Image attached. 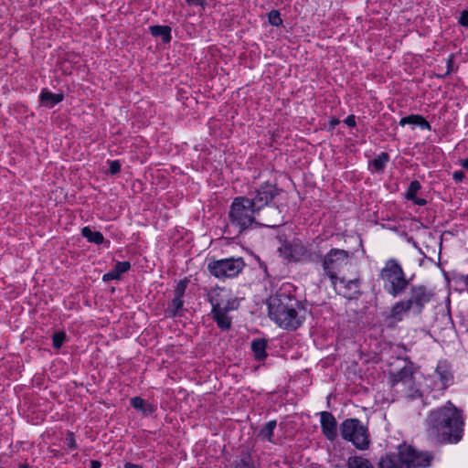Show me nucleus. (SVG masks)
I'll return each instance as SVG.
<instances>
[{"label": "nucleus", "instance_id": "4be33fe9", "mask_svg": "<svg viewBox=\"0 0 468 468\" xmlns=\"http://www.w3.org/2000/svg\"><path fill=\"white\" fill-rule=\"evenodd\" d=\"M150 31L154 37H160L164 43L171 40V28L168 26H153Z\"/></svg>", "mask_w": 468, "mask_h": 468}, {"label": "nucleus", "instance_id": "c9c22d12", "mask_svg": "<svg viewBox=\"0 0 468 468\" xmlns=\"http://www.w3.org/2000/svg\"><path fill=\"white\" fill-rule=\"evenodd\" d=\"M189 5H201L203 6L207 0H186Z\"/></svg>", "mask_w": 468, "mask_h": 468}, {"label": "nucleus", "instance_id": "4468645a", "mask_svg": "<svg viewBox=\"0 0 468 468\" xmlns=\"http://www.w3.org/2000/svg\"><path fill=\"white\" fill-rule=\"evenodd\" d=\"M280 251L282 256L289 261H312L314 260L308 246L298 239L283 244Z\"/></svg>", "mask_w": 468, "mask_h": 468}, {"label": "nucleus", "instance_id": "6e6552de", "mask_svg": "<svg viewBox=\"0 0 468 468\" xmlns=\"http://www.w3.org/2000/svg\"><path fill=\"white\" fill-rule=\"evenodd\" d=\"M391 385L394 391L402 397L415 399L420 396V387L410 366H405L392 374Z\"/></svg>", "mask_w": 468, "mask_h": 468}, {"label": "nucleus", "instance_id": "412c9836", "mask_svg": "<svg viewBox=\"0 0 468 468\" xmlns=\"http://www.w3.org/2000/svg\"><path fill=\"white\" fill-rule=\"evenodd\" d=\"M131 405L144 415H150L154 412L155 407L140 397L131 399Z\"/></svg>", "mask_w": 468, "mask_h": 468}, {"label": "nucleus", "instance_id": "f257e3e1", "mask_svg": "<svg viewBox=\"0 0 468 468\" xmlns=\"http://www.w3.org/2000/svg\"><path fill=\"white\" fill-rule=\"evenodd\" d=\"M463 424L461 411L449 401L430 413L428 433L436 441L456 443L462 438Z\"/></svg>", "mask_w": 468, "mask_h": 468}, {"label": "nucleus", "instance_id": "1a4fd4ad", "mask_svg": "<svg viewBox=\"0 0 468 468\" xmlns=\"http://www.w3.org/2000/svg\"><path fill=\"white\" fill-rule=\"evenodd\" d=\"M244 267L245 262L241 257L213 260L207 263V270L210 274L220 280L238 276Z\"/></svg>", "mask_w": 468, "mask_h": 468}, {"label": "nucleus", "instance_id": "bb28decb", "mask_svg": "<svg viewBox=\"0 0 468 468\" xmlns=\"http://www.w3.org/2000/svg\"><path fill=\"white\" fill-rule=\"evenodd\" d=\"M389 161V155L388 153H380L375 159L370 162V165L373 166L376 172H381Z\"/></svg>", "mask_w": 468, "mask_h": 468}, {"label": "nucleus", "instance_id": "4c0bfd02", "mask_svg": "<svg viewBox=\"0 0 468 468\" xmlns=\"http://www.w3.org/2000/svg\"><path fill=\"white\" fill-rule=\"evenodd\" d=\"M124 468H143V467L140 465L134 464V463H128L124 465Z\"/></svg>", "mask_w": 468, "mask_h": 468}, {"label": "nucleus", "instance_id": "37998d69", "mask_svg": "<svg viewBox=\"0 0 468 468\" xmlns=\"http://www.w3.org/2000/svg\"><path fill=\"white\" fill-rule=\"evenodd\" d=\"M270 208H271V212H273L276 215H279V211L276 207H270Z\"/></svg>", "mask_w": 468, "mask_h": 468}, {"label": "nucleus", "instance_id": "aec40b11", "mask_svg": "<svg viewBox=\"0 0 468 468\" xmlns=\"http://www.w3.org/2000/svg\"><path fill=\"white\" fill-rule=\"evenodd\" d=\"M420 187L421 186L419 181H412L405 193V197L409 200L413 201L414 204L416 205L424 206L427 203L426 199L420 198L417 197V194L420 191Z\"/></svg>", "mask_w": 468, "mask_h": 468}, {"label": "nucleus", "instance_id": "c756f323", "mask_svg": "<svg viewBox=\"0 0 468 468\" xmlns=\"http://www.w3.org/2000/svg\"><path fill=\"white\" fill-rule=\"evenodd\" d=\"M66 339V335L63 332H57L53 335V346L59 348Z\"/></svg>", "mask_w": 468, "mask_h": 468}, {"label": "nucleus", "instance_id": "6ab92c4d", "mask_svg": "<svg viewBox=\"0 0 468 468\" xmlns=\"http://www.w3.org/2000/svg\"><path fill=\"white\" fill-rule=\"evenodd\" d=\"M406 124L419 126L422 130H431V124L422 116L418 114H411L401 118L399 121V125L405 126Z\"/></svg>", "mask_w": 468, "mask_h": 468}, {"label": "nucleus", "instance_id": "79ce46f5", "mask_svg": "<svg viewBox=\"0 0 468 468\" xmlns=\"http://www.w3.org/2000/svg\"><path fill=\"white\" fill-rule=\"evenodd\" d=\"M18 468H29V466L27 463H19Z\"/></svg>", "mask_w": 468, "mask_h": 468}, {"label": "nucleus", "instance_id": "a211bd4d", "mask_svg": "<svg viewBox=\"0 0 468 468\" xmlns=\"http://www.w3.org/2000/svg\"><path fill=\"white\" fill-rule=\"evenodd\" d=\"M62 93H52L47 89H43L39 94L40 102L47 108H52L63 100Z\"/></svg>", "mask_w": 468, "mask_h": 468}, {"label": "nucleus", "instance_id": "e433bc0d", "mask_svg": "<svg viewBox=\"0 0 468 468\" xmlns=\"http://www.w3.org/2000/svg\"><path fill=\"white\" fill-rule=\"evenodd\" d=\"M452 177L456 182H460L464 177V175L462 171H454L452 173Z\"/></svg>", "mask_w": 468, "mask_h": 468}, {"label": "nucleus", "instance_id": "20e7f679", "mask_svg": "<svg viewBox=\"0 0 468 468\" xmlns=\"http://www.w3.org/2000/svg\"><path fill=\"white\" fill-rule=\"evenodd\" d=\"M431 457L427 452H417L410 445H399L398 453H390L379 461V468H427Z\"/></svg>", "mask_w": 468, "mask_h": 468}, {"label": "nucleus", "instance_id": "f3484780", "mask_svg": "<svg viewBox=\"0 0 468 468\" xmlns=\"http://www.w3.org/2000/svg\"><path fill=\"white\" fill-rule=\"evenodd\" d=\"M130 268L131 264L129 261H118L111 271L102 276V281L110 282L112 280H119L121 275L127 272Z\"/></svg>", "mask_w": 468, "mask_h": 468}, {"label": "nucleus", "instance_id": "c85d7f7f", "mask_svg": "<svg viewBox=\"0 0 468 468\" xmlns=\"http://www.w3.org/2000/svg\"><path fill=\"white\" fill-rule=\"evenodd\" d=\"M269 22L271 25L278 27L282 24L280 13L277 10H272L269 13Z\"/></svg>", "mask_w": 468, "mask_h": 468}, {"label": "nucleus", "instance_id": "9d476101", "mask_svg": "<svg viewBox=\"0 0 468 468\" xmlns=\"http://www.w3.org/2000/svg\"><path fill=\"white\" fill-rule=\"evenodd\" d=\"M340 432L343 439L351 441L359 450L368 447L369 441L367 428L356 419H347L342 422Z\"/></svg>", "mask_w": 468, "mask_h": 468}, {"label": "nucleus", "instance_id": "7ed1b4c3", "mask_svg": "<svg viewBox=\"0 0 468 468\" xmlns=\"http://www.w3.org/2000/svg\"><path fill=\"white\" fill-rule=\"evenodd\" d=\"M253 207L251 200H249L245 196L235 197L229 211L228 228H233L237 232L241 233L254 224L270 228L280 225V223L275 220H266V222L260 223L258 217H260L261 211Z\"/></svg>", "mask_w": 468, "mask_h": 468}, {"label": "nucleus", "instance_id": "2eb2a0df", "mask_svg": "<svg viewBox=\"0 0 468 468\" xmlns=\"http://www.w3.org/2000/svg\"><path fill=\"white\" fill-rule=\"evenodd\" d=\"M335 290L346 298H352L359 293L360 282L358 279L346 281V279H338L335 283H332Z\"/></svg>", "mask_w": 468, "mask_h": 468}, {"label": "nucleus", "instance_id": "f704fd0d", "mask_svg": "<svg viewBox=\"0 0 468 468\" xmlns=\"http://www.w3.org/2000/svg\"><path fill=\"white\" fill-rule=\"evenodd\" d=\"M345 123L350 127H354L356 125V118L354 115H349L345 119Z\"/></svg>", "mask_w": 468, "mask_h": 468}, {"label": "nucleus", "instance_id": "2f4dec72", "mask_svg": "<svg viewBox=\"0 0 468 468\" xmlns=\"http://www.w3.org/2000/svg\"><path fill=\"white\" fill-rule=\"evenodd\" d=\"M121 169V163L118 160H113L110 162V173L112 175L117 174Z\"/></svg>", "mask_w": 468, "mask_h": 468}, {"label": "nucleus", "instance_id": "58836bf2", "mask_svg": "<svg viewBox=\"0 0 468 468\" xmlns=\"http://www.w3.org/2000/svg\"><path fill=\"white\" fill-rule=\"evenodd\" d=\"M101 463L98 461H91L90 468H100Z\"/></svg>", "mask_w": 468, "mask_h": 468}, {"label": "nucleus", "instance_id": "473e14b6", "mask_svg": "<svg viewBox=\"0 0 468 468\" xmlns=\"http://www.w3.org/2000/svg\"><path fill=\"white\" fill-rule=\"evenodd\" d=\"M459 23L463 27H468V10H464L461 13Z\"/></svg>", "mask_w": 468, "mask_h": 468}, {"label": "nucleus", "instance_id": "ddd939ff", "mask_svg": "<svg viewBox=\"0 0 468 468\" xmlns=\"http://www.w3.org/2000/svg\"><path fill=\"white\" fill-rule=\"evenodd\" d=\"M453 382V376L449 364L446 361H440L434 372L426 378L427 386L437 391H442Z\"/></svg>", "mask_w": 468, "mask_h": 468}, {"label": "nucleus", "instance_id": "cd10ccee", "mask_svg": "<svg viewBox=\"0 0 468 468\" xmlns=\"http://www.w3.org/2000/svg\"><path fill=\"white\" fill-rule=\"evenodd\" d=\"M276 428V421L271 420L265 424V426L261 431V436L266 439L269 441H271V438L273 436V431Z\"/></svg>", "mask_w": 468, "mask_h": 468}, {"label": "nucleus", "instance_id": "b1692460", "mask_svg": "<svg viewBox=\"0 0 468 468\" xmlns=\"http://www.w3.org/2000/svg\"><path fill=\"white\" fill-rule=\"evenodd\" d=\"M267 342L264 339H256L251 342V349L256 359L261 360L266 357Z\"/></svg>", "mask_w": 468, "mask_h": 468}, {"label": "nucleus", "instance_id": "5701e85b", "mask_svg": "<svg viewBox=\"0 0 468 468\" xmlns=\"http://www.w3.org/2000/svg\"><path fill=\"white\" fill-rule=\"evenodd\" d=\"M81 234L91 243L101 244L104 241L103 235L100 231L92 230L90 227H84L81 229Z\"/></svg>", "mask_w": 468, "mask_h": 468}, {"label": "nucleus", "instance_id": "f03ea898", "mask_svg": "<svg viewBox=\"0 0 468 468\" xmlns=\"http://www.w3.org/2000/svg\"><path fill=\"white\" fill-rule=\"evenodd\" d=\"M268 310L270 318L287 330L298 328L304 320V310L294 298L285 293L271 296Z\"/></svg>", "mask_w": 468, "mask_h": 468}, {"label": "nucleus", "instance_id": "39448f33", "mask_svg": "<svg viewBox=\"0 0 468 468\" xmlns=\"http://www.w3.org/2000/svg\"><path fill=\"white\" fill-rule=\"evenodd\" d=\"M208 299L212 305V318L221 330H229L232 323L229 312L238 309V299L231 294L230 291L224 288L211 290Z\"/></svg>", "mask_w": 468, "mask_h": 468}, {"label": "nucleus", "instance_id": "a19ab883", "mask_svg": "<svg viewBox=\"0 0 468 468\" xmlns=\"http://www.w3.org/2000/svg\"><path fill=\"white\" fill-rule=\"evenodd\" d=\"M447 63H448V70H447L446 74H449L450 71H451L450 69H451V66H452V59H449Z\"/></svg>", "mask_w": 468, "mask_h": 468}, {"label": "nucleus", "instance_id": "0eeeda50", "mask_svg": "<svg viewBox=\"0 0 468 468\" xmlns=\"http://www.w3.org/2000/svg\"><path fill=\"white\" fill-rule=\"evenodd\" d=\"M379 277L384 291L392 297L403 294L410 283L401 264L396 259H389L385 262Z\"/></svg>", "mask_w": 468, "mask_h": 468}, {"label": "nucleus", "instance_id": "393cba45", "mask_svg": "<svg viewBox=\"0 0 468 468\" xmlns=\"http://www.w3.org/2000/svg\"><path fill=\"white\" fill-rule=\"evenodd\" d=\"M348 468H374L371 462L362 456H351L347 460Z\"/></svg>", "mask_w": 468, "mask_h": 468}, {"label": "nucleus", "instance_id": "9b49d317", "mask_svg": "<svg viewBox=\"0 0 468 468\" xmlns=\"http://www.w3.org/2000/svg\"><path fill=\"white\" fill-rule=\"evenodd\" d=\"M279 195V189L275 184L269 181L251 186L245 196L259 211L269 207L271 201Z\"/></svg>", "mask_w": 468, "mask_h": 468}, {"label": "nucleus", "instance_id": "a878e982", "mask_svg": "<svg viewBox=\"0 0 468 468\" xmlns=\"http://www.w3.org/2000/svg\"><path fill=\"white\" fill-rule=\"evenodd\" d=\"M183 305L184 301L182 298L175 296L166 309L167 314L171 317L179 315L183 310Z\"/></svg>", "mask_w": 468, "mask_h": 468}, {"label": "nucleus", "instance_id": "72a5a7b5", "mask_svg": "<svg viewBox=\"0 0 468 468\" xmlns=\"http://www.w3.org/2000/svg\"><path fill=\"white\" fill-rule=\"evenodd\" d=\"M66 441H67L68 446L70 447L71 449H75L77 447V444H76V441H75V439H74L72 433H69L67 436Z\"/></svg>", "mask_w": 468, "mask_h": 468}, {"label": "nucleus", "instance_id": "f8f14e48", "mask_svg": "<svg viewBox=\"0 0 468 468\" xmlns=\"http://www.w3.org/2000/svg\"><path fill=\"white\" fill-rule=\"evenodd\" d=\"M349 261V253L344 250L332 249L324 255L323 269L332 283H335V281L338 280V272L344 266L347 265Z\"/></svg>", "mask_w": 468, "mask_h": 468}, {"label": "nucleus", "instance_id": "7c9ffc66", "mask_svg": "<svg viewBox=\"0 0 468 468\" xmlns=\"http://www.w3.org/2000/svg\"><path fill=\"white\" fill-rule=\"evenodd\" d=\"M186 286H187V281H186V280L180 281L175 289V296L182 298L186 292Z\"/></svg>", "mask_w": 468, "mask_h": 468}, {"label": "nucleus", "instance_id": "dca6fc26", "mask_svg": "<svg viewBox=\"0 0 468 468\" xmlns=\"http://www.w3.org/2000/svg\"><path fill=\"white\" fill-rule=\"evenodd\" d=\"M321 428L324 435L329 440L334 441L337 436V423L335 418L328 411L320 413Z\"/></svg>", "mask_w": 468, "mask_h": 468}, {"label": "nucleus", "instance_id": "ea45409f", "mask_svg": "<svg viewBox=\"0 0 468 468\" xmlns=\"http://www.w3.org/2000/svg\"><path fill=\"white\" fill-rule=\"evenodd\" d=\"M236 468H251L248 463H242L240 465H237Z\"/></svg>", "mask_w": 468, "mask_h": 468}, {"label": "nucleus", "instance_id": "423d86ee", "mask_svg": "<svg viewBox=\"0 0 468 468\" xmlns=\"http://www.w3.org/2000/svg\"><path fill=\"white\" fill-rule=\"evenodd\" d=\"M431 292L423 285H416L410 288L406 299L396 302L391 309L389 317L396 322L402 321L408 313L420 314L424 306L431 301Z\"/></svg>", "mask_w": 468, "mask_h": 468}, {"label": "nucleus", "instance_id": "c03bdc74", "mask_svg": "<svg viewBox=\"0 0 468 468\" xmlns=\"http://www.w3.org/2000/svg\"><path fill=\"white\" fill-rule=\"evenodd\" d=\"M463 167L468 168V159L463 161Z\"/></svg>", "mask_w": 468, "mask_h": 468}]
</instances>
